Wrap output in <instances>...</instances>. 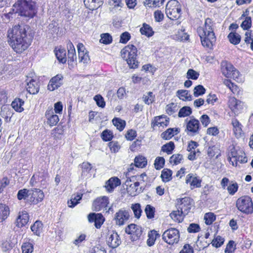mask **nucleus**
I'll use <instances>...</instances> for the list:
<instances>
[{
	"label": "nucleus",
	"mask_w": 253,
	"mask_h": 253,
	"mask_svg": "<svg viewBox=\"0 0 253 253\" xmlns=\"http://www.w3.org/2000/svg\"><path fill=\"white\" fill-rule=\"evenodd\" d=\"M30 27L27 25H16L7 32L8 42L17 53H22L31 44L33 38Z\"/></svg>",
	"instance_id": "obj_1"
},
{
	"label": "nucleus",
	"mask_w": 253,
	"mask_h": 253,
	"mask_svg": "<svg viewBox=\"0 0 253 253\" xmlns=\"http://www.w3.org/2000/svg\"><path fill=\"white\" fill-rule=\"evenodd\" d=\"M214 25L212 20L210 18H207L205 21V27L199 28L198 29L201 43L205 47L211 48L216 41V37L213 32Z\"/></svg>",
	"instance_id": "obj_2"
},
{
	"label": "nucleus",
	"mask_w": 253,
	"mask_h": 253,
	"mask_svg": "<svg viewBox=\"0 0 253 253\" xmlns=\"http://www.w3.org/2000/svg\"><path fill=\"white\" fill-rule=\"evenodd\" d=\"M193 204V200L189 197L177 199V211H173L170 213L171 218L179 222L183 219V217L187 215L189 212Z\"/></svg>",
	"instance_id": "obj_3"
},
{
	"label": "nucleus",
	"mask_w": 253,
	"mask_h": 253,
	"mask_svg": "<svg viewBox=\"0 0 253 253\" xmlns=\"http://www.w3.org/2000/svg\"><path fill=\"white\" fill-rule=\"evenodd\" d=\"M13 7V11L22 16L33 18L36 13L35 3L32 0H18Z\"/></svg>",
	"instance_id": "obj_4"
},
{
	"label": "nucleus",
	"mask_w": 253,
	"mask_h": 253,
	"mask_svg": "<svg viewBox=\"0 0 253 253\" xmlns=\"http://www.w3.org/2000/svg\"><path fill=\"white\" fill-rule=\"evenodd\" d=\"M137 48L132 44L125 46L121 51V56L126 60L130 68H138L139 62L137 61Z\"/></svg>",
	"instance_id": "obj_5"
},
{
	"label": "nucleus",
	"mask_w": 253,
	"mask_h": 253,
	"mask_svg": "<svg viewBox=\"0 0 253 253\" xmlns=\"http://www.w3.org/2000/svg\"><path fill=\"white\" fill-rule=\"evenodd\" d=\"M236 206L239 211L246 214L252 213L253 212V204L252 199L244 196L238 198Z\"/></svg>",
	"instance_id": "obj_6"
},
{
	"label": "nucleus",
	"mask_w": 253,
	"mask_h": 253,
	"mask_svg": "<svg viewBox=\"0 0 253 253\" xmlns=\"http://www.w3.org/2000/svg\"><path fill=\"white\" fill-rule=\"evenodd\" d=\"M181 8L179 2L176 0H170L167 4L166 14L171 20L178 19L180 17Z\"/></svg>",
	"instance_id": "obj_7"
},
{
	"label": "nucleus",
	"mask_w": 253,
	"mask_h": 253,
	"mask_svg": "<svg viewBox=\"0 0 253 253\" xmlns=\"http://www.w3.org/2000/svg\"><path fill=\"white\" fill-rule=\"evenodd\" d=\"M180 234L179 231L175 228H170L166 230L162 235L163 240L169 245L177 243Z\"/></svg>",
	"instance_id": "obj_8"
},
{
	"label": "nucleus",
	"mask_w": 253,
	"mask_h": 253,
	"mask_svg": "<svg viewBox=\"0 0 253 253\" xmlns=\"http://www.w3.org/2000/svg\"><path fill=\"white\" fill-rule=\"evenodd\" d=\"M125 232L126 234L131 235V239L132 241H136L139 239L142 233V227L135 224H130L126 228Z\"/></svg>",
	"instance_id": "obj_9"
},
{
	"label": "nucleus",
	"mask_w": 253,
	"mask_h": 253,
	"mask_svg": "<svg viewBox=\"0 0 253 253\" xmlns=\"http://www.w3.org/2000/svg\"><path fill=\"white\" fill-rule=\"evenodd\" d=\"M129 211L124 209H120L117 212L114 216V219L116 225L122 226L129 218Z\"/></svg>",
	"instance_id": "obj_10"
},
{
	"label": "nucleus",
	"mask_w": 253,
	"mask_h": 253,
	"mask_svg": "<svg viewBox=\"0 0 253 253\" xmlns=\"http://www.w3.org/2000/svg\"><path fill=\"white\" fill-rule=\"evenodd\" d=\"M27 90L30 94H37L39 91L38 82L31 77H28L26 80Z\"/></svg>",
	"instance_id": "obj_11"
},
{
	"label": "nucleus",
	"mask_w": 253,
	"mask_h": 253,
	"mask_svg": "<svg viewBox=\"0 0 253 253\" xmlns=\"http://www.w3.org/2000/svg\"><path fill=\"white\" fill-rule=\"evenodd\" d=\"M63 79V77L61 74H58L52 78L47 85L48 89L50 91H53L58 88L62 84Z\"/></svg>",
	"instance_id": "obj_12"
},
{
	"label": "nucleus",
	"mask_w": 253,
	"mask_h": 253,
	"mask_svg": "<svg viewBox=\"0 0 253 253\" xmlns=\"http://www.w3.org/2000/svg\"><path fill=\"white\" fill-rule=\"evenodd\" d=\"M108 246L113 248L118 247L121 243V239L117 232H113L107 240Z\"/></svg>",
	"instance_id": "obj_13"
},
{
	"label": "nucleus",
	"mask_w": 253,
	"mask_h": 253,
	"mask_svg": "<svg viewBox=\"0 0 253 253\" xmlns=\"http://www.w3.org/2000/svg\"><path fill=\"white\" fill-rule=\"evenodd\" d=\"M108 198L104 196L97 198L93 203V208L95 211H99L102 209L107 207L108 204Z\"/></svg>",
	"instance_id": "obj_14"
},
{
	"label": "nucleus",
	"mask_w": 253,
	"mask_h": 253,
	"mask_svg": "<svg viewBox=\"0 0 253 253\" xmlns=\"http://www.w3.org/2000/svg\"><path fill=\"white\" fill-rule=\"evenodd\" d=\"M140 185L139 181L134 182L133 184H127L126 186L127 193L131 196H134L138 194L143 192V189L142 187H138Z\"/></svg>",
	"instance_id": "obj_15"
},
{
	"label": "nucleus",
	"mask_w": 253,
	"mask_h": 253,
	"mask_svg": "<svg viewBox=\"0 0 253 253\" xmlns=\"http://www.w3.org/2000/svg\"><path fill=\"white\" fill-rule=\"evenodd\" d=\"M121 185V180L117 177H113L110 178L106 182L105 188L108 192H112L118 186Z\"/></svg>",
	"instance_id": "obj_16"
},
{
	"label": "nucleus",
	"mask_w": 253,
	"mask_h": 253,
	"mask_svg": "<svg viewBox=\"0 0 253 253\" xmlns=\"http://www.w3.org/2000/svg\"><path fill=\"white\" fill-rule=\"evenodd\" d=\"M234 67L227 61H222L221 63V69L223 75L227 78L231 77L232 72Z\"/></svg>",
	"instance_id": "obj_17"
},
{
	"label": "nucleus",
	"mask_w": 253,
	"mask_h": 253,
	"mask_svg": "<svg viewBox=\"0 0 253 253\" xmlns=\"http://www.w3.org/2000/svg\"><path fill=\"white\" fill-rule=\"evenodd\" d=\"M45 117L47 119V124L50 126H55L59 122V118L57 115H54L52 108L46 110L45 112Z\"/></svg>",
	"instance_id": "obj_18"
},
{
	"label": "nucleus",
	"mask_w": 253,
	"mask_h": 253,
	"mask_svg": "<svg viewBox=\"0 0 253 253\" xmlns=\"http://www.w3.org/2000/svg\"><path fill=\"white\" fill-rule=\"evenodd\" d=\"M200 123L197 119H191L187 124L186 128L191 133H198Z\"/></svg>",
	"instance_id": "obj_19"
},
{
	"label": "nucleus",
	"mask_w": 253,
	"mask_h": 253,
	"mask_svg": "<svg viewBox=\"0 0 253 253\" xmlns=\"http://www.w3.org/2000/svg\"><path fill=\"white\" fill-rule=\"evenodd\" d=\"M68 59L69 64L77 59L75 48L72 42L69 41L67 44Z\"/></svg>",
	"instance_id": "obj_20"
},
{
	"label": "nucleus",
	"mask_w": 253,
	"mask_h": 253,
	"mask_svg": "<svg viewBox=\"0 0 253 253\" xmlns=\"http://www.w3.org/2000/svg\"><path fill=\"white\" fill-rule=\"evenodd\" d=\"M29 221V215L26 211H23L19 212V214L17 218V226L19 227H22L25 225Z\"/></svg>",
	"instance_id": "obj_21"
},
{
	"label": "nucleus",
	"mask_w": 253,
	"mask_h": 253,
	"mask_svg": "<svg viewBox=\"0 0 253 253\" xmlns=\"http://www.w3.org/2000/svg\"><path fill=\"white\" fill-rule=\"evenodd\" d=\"M85 6L91 10L97 9L103 4L102 0H84Z\"/></svg>",
	"instance_id": "obj_22"
},
{
	"label": "nucleus",
	"mask_w": 253,
	"mask_h": 253,
	"mask_svg": "<svg viewBox=\"0 0 253 253\" xmlns=\"http://www.w3.org/2000/svg\"><path fill=\"white\" fill-rule=\"evenodd\" d=\"M240 154L245 155V153L242 150L238 151L234 147L231 148L228 154V160L230 162H231L233 166H234V161L236 158H237Z\"/></svg>",
	"instance_id": "obj_23"
},
{
	"label": "nucleus",
	"mask_w": 253,
	"mask_h": 253,
	"mask_svg": "<svg viewBox=\"0 0 253 253\" xmlns=\"http://www.w3.org/2000/svg\"><path fill=\"white\" fill-rule=\"evenodd\" d=\"M169 123V118L166 117L158 116L155 118V122L152 123L153 126H166Z\"/></svg>",
	"instance_id": "obj_24"
},
{
	"label": "nucleus",
	"mask_w": 253,
	"mask_h": 253,
	"mask_svg": "<svg viewBox=\"0 0 253 253\" xmlns=\"http://www.w3.org/2000/svg\"><path fill=\"white\" fill-rule=\"evenodd\" d=\"M241 101L236 99L235 97H231L228 101V105L230 109L234 112L237 113V111L240 109Z\"/></svg>",
	"instance_id": "obj_25"
},
{
	"label": "nucleus",
	"mask_w": 253,
	"mask_h": 253,
	"mask_svg": "<svg viewBox=\"0 0 253 253\" xmlns=\"http://www.w3.org/2000/svg\"><path fill=\"white\" fill-rule=\"evenodd\" d=\"M56 58L62 63H65L67 61L66 50L63 48H59L57 50H54Z\"/></svg>",
	"instance_id": "obj_26"
},
{
	"label": "nucleus",
	"mask_w": 253,
	"mask_h": 253,
	"mask_svg": "<svg viewBox=\"0 0 253 253\" xmlns=\"http://www.w3.org/2000/svg\"><path fill=\"white\" fill-rule=\"evenodd\" d=\"M9 214V207L5 204H0V222L4 220Z\"/></svg>",
	"instance_id": "obj_27"
},
{
	"label": "nucleus",
	"mask_w": 253,
	"mask_h": 253,
	"mask_svg": "<svg viewBox=\"0 0 253 253\" xmlns=\"http://www.w3.org/2000/svg\"><path fill=\"white\" fill-rule=\"evenodd\" d=\"M176 95L183 101L192 100V95L189 94V91L187 90L180 89L178 90L176 92Z\"/></svg>",
	"instance_id": "obj_28"
},
{
	"label": "nucleus",
	"mask_w": 253,
	"mask_h": 253,
	"mask_svg": "<svg viewBox=\"0 0 253 253\" xmlns=\"http://www.w3.org/2000/svg\"><path fill=\"white\" fill-rule=\"evenodd\" d=\"M24 104V101L20 98H16L11 103L12 107L17 112H21L24 109L22 106Z\"/></svg>",
	"instance_id": "obj_29"
},
{
	"label": "nucleus",
	"mask_w": 253,
	"mask_h": 253,
	"mask_svg": "<svg viewBox=\"0 0 253 253\" xmlns=\"http://www.w3.org/2000/svg\"><path fill=\"white\" fill-rule=\"evenodd\" d=\"M231 124L233 127V130L236 135L240 134L242 131V125L236 118H233L231 120Z\"/></svg>",
	"instance_id": "obj_30"
},
{
	"label": "nucleus",
	"mask_w": 253,
	"mask_h": 253,
	"mask_svg": "<svg viewBox=\"0 0 253 253\" xmlns=\"http://www.w3.org/2000/svg\"><path fill=\"white\" fill-rule=\"evenodd\" d=\"M140 31L142 35H145L148 37L153 36L154 32L151 27L147 24H143L142 28H140Z\"/></svg>",
	"instance_id": "obj_31"
},
{
	"label": "nucleus",
	"mask_w": 253,
	"mask_h": 253,
	"mask_svg": "<svg viewBox=\"0 0 253 253\" xmlns=\"http://www.w3.org/2000/svg\"><path fill=\"white\" fill-rule=\"evenodd\" d=\"M172 174V170L169 169H165L162 171L161 177L162 181L164 182L169 181L171 178Z\"/></svg>",
	"instance_id": "obj_32"
},
{
	"label": "nucleus",
	"mask_w": 253,
	"mask_h": 253,
	"mask_svg": "<svg viewBox=\"0 0 253 253\" xmlns=\"http://www.w3.org/2000/svg\"><path fill=\"white\" fill-rule=\"evenodd\" d=\"M174 131L175 132V134L179 132L178 128H175V130L172 128H168L161 134V137L165 140H169L174 135Z\"/></svg>",
	"instance_id": "obj_33"
},
{
	"label": "nucleus",
	"mask_w": 253,
	"mask_h": 253,
	"mask_svg": "<svg viewBox=\"0 0 253 253\" xmlns=\"http://www.w3.org/2000/svg\"><path fill=\"white\" fill-rule=\"evenodd\" d=\"M230 42L233 44H238L241 41V36L236 33L231 32L228 35Z\"/></svg>",
	"instance_id": "obj_34"
},
{
	"label": "nucleus",
	"mask_w": 253,
	"mask_h": 253,
	"mask_svg": "<svg viewBox=\"0 0 253 253\" xmlns=\"http://www.w3.org/2000/svg\"><path fill=\"white\" fill-rule=\"evenodd\" d=\"M135 166L137 168H144L147 163L146 159L142 156L136 157L134 159Z\"/></svg>",
	"instance_id": "obj_35"
},
{
	"label": "nucleus",
	"mask_w": 253,
	"mask_h": 253,
	"mask_svg": "<svg viewBox=\"0 0 253 253\" xmlns=\"http://www.w3.org/2000/svg\"><path fill=\"white\" fill-rule=\"evenodd\" d=\"M31 230L36 235L39 236L42 229V224L41 221H36L31 227Z\"/></svg>",
	"instance_id": "obj_36"
},
{
	"label": "nucleus",
	"mask_w": 253,
	"mask_h": 253,
	"mask_svg": "<svg viewBox=\"0 0 253 253\" xmlns=\"http://www.w3.org/2000/svg\"><path fill=\"white\" fill-rule=\"evenodd\" d=\"M113 125L116 126L120 131H122L126 126V122L120 118H114L112 120Z\"/></svg>",
	"instance_id": "obj_37"
},
{
	"label": "nucleus",
	"mask_w": 253,
	"mask_h": 253,
	"mask_svg": "<svg viewBox=\"0 0 253 253\" xmlns=\"http://www.w3.org/2000/svg\"><path fill=\"white\" fill-rule=\"evenodd\" d=\"M175 148L174 143L172 141H170L169 143L164 145L162 147V151L166 152L168 155L171 154Z\"/></svg>",
	"instance_id": "obj_38"
},
{
	"label": "nucleus",
	"mask_w": 253,
	"mask_h": 253,
	"mask_svg": "<svg viewBox=\"0 0 253 253\" xmlns=\"http://www.w3.org/2000/svg\"><path fill=\"white\" fill-rule=\"evenodd\" d=\"M192 112V109L190 107L184 106L180 109L178 116L180 118L190 116Z\"/></svg>",
	"instance_id": "obj_39"
},
{
	"label": "nucleus",
	"mask_w": 253,
	"mask_h": 253,
	"mask_svg": "<svg viewBox=\"0 0 253 253\" xmlns=\"http://www.w3.org/2000/svg\"><path fill=\"white\" fill-rule=\"evenodd\" d=\"M131 208L133 211L134 216L137 218H140L142 213L140 205L138 203L132 204Z\"/></svg>",
	"instance_id": "obj_40"
},
{
	"label": "nucleus",
	"mask_w": 253,
	"mask_h": 253,
	"mask_svg": "<svg viewBox=\"0 0 253 253\" xmlns=\"http://www.w3.org/2000/svg\"><path fill=\"white\" fill-rule=\"evenodd\" d=\"M143 99L145 104L149 105L154 101L155 95L152 92L149 91L147 93V94L143 95Z\"/></svg>",
	"instance_id": "obj_41"
},
{
	"label": "nucleus",
	"mask_w": 253,
	"mask_h": 253,
	"mask_svg": "<svg viewBox=\"0 0 253 253\" xmlns=\"http://www.w3.org/2000/svg\"><path fill=\"white\" fill-rule=\"evenodd\" d=\"M29 190L24 188L18 191L17 195V199L19 200H25L29 197Z\"/></svg>",
	"instance_id": "obj_42"
},
{
	"label": "nucleus",
	"mask_w": 253,
	"mask_h": 253,
	"mask_svg": "<svg viewBox=\"0 0 253 253\" xmlns=\"http://www.w3.org/2000/svg\"><path fill=\"white\" fill-rule=\"evenodd\" d=\"M182 159L183 156L181 154H173L170 157L169 163L176 165L180 163Z\"/></svg>",
	"instance_id": "obj_43"
},
{
	"label": "nucleus",
	"mask_w": 253,
	"mask_h": 253,
	"mask_svg": "<svg viewBox=\"0 0 253 253\" xmlns=\"http://www.w3.org/2000/svg\"><path fill=\"white\" fill-rule=\"evenodd\" d=\"M144 211L148 218L151 219L154 217L155 209L153 206L147 205Z\"/></svg>",
	"instance_id": "obj_44"
},
{
	"label": "nucleus",
	"mask_w": 253,
	"mask_h": 253,
	"mask_svg": "<svg viewBox=\"0 0 253 253\" xmlns=\"http://www.w3.org/2000/svg\"><path fill=\"white\" fill-rule=\"evenodd\" d=\"M193 94L195 97H198L205 93L206 89L202 85H198L195 87L194 88Z\"/></svg>",
	"instance_id": "obj_45"
},
{
	"label": "nucleus",
	"mask_w": 253,
	"mask_h": 253,
	"mask_svg": "<svg viewBox=\"0 0 253 253\" xmlns=\"http://www.w3.org/2000/svg\"><path fill=\"white\" fill-rule=\"evenodd\" d=\"M165 163V159L163 157H158L155 160L154 166L156 169H160L164 166Z\"/></svg>",
	"instance_id": "obj_46"
},
{
	"label": "nucleus",
	"mask_w": 253,
	"mask_h": 253,
	"mask_svg": "<svg viewBox=\"0 0 253 253\" xmlns=\"http://www.w3.org/2000/svg\"><path fill=\"white\" fill-rule=\"evenodd\" d=\"M101 136L104 141H109L112 139L113 135L112 132L111 130L105 129L102 132Z\"/></svg>",
	"instance_id": "obj_47"
},
{
	"label": "nucleus",
	"mask_w": 253,
	"mask_h": 253,
	"mask_svg": "<svg viewBox=\"0 0 253 253\" xmlns=\"http://www.w3.org/2000/svg\"><path fill=\"white\" fill-rule=\"evenodd\" d=\"M82 197V194H78L72 198L70 201L68 202V204L69 207L73 208L76 206Z\"/></svg>",
	"instance_id": "obj_48"
},
{
	"label": "nucleus",
	"mask_w": 253,
	"mask_h": 253,
	"mask_svg": "<svg viewBox=\"0 0 253 253\" xmlns=\"http://www.w3.org/2000/svg\"><path fill=\"white\" fill-rule=\"evenodd\" d=\"M112 41V37L108 33L103 34L101 35V39L100 40L101 43L107 44L111 43Z\"/></svg>",
	"instance_id": "obj_49"
},
{
	"label": "nucleus",
	"mask_w": 253,
	"mask_h": 253,
	"mask_svg": "<svg viewBox=\"0 0 253 253\" xmlns=\"http://www.w3.org/2000/svg\"><path fill=\"white\" fill-rule=\"evenodd\" d=\"M204 219L206 224L210 225L215 220V216L212 212L207 213L204 216Z\"/></svg>",
	"instance_id": "obj_50"
},
{
	"label": "nucleus",
	"mask_w": 253,
	"mask_h": 253,
	"mask_svg": "<svg viewBox=\"0 0 253 253\" xmlns=\"http://www.w3.org/2000/svg\"><path fill=\"white\" fill-rule=\"evenodd\" d=\"M224 242V238H222L220 236H217L212 240L211 244L213 247L217 248L222 245Z\"/></svg>",
	"instance_id": "obj_51"
},
{
	"label": "nucleus",
	"mask_w": 253,
	"mask_h": 253,
	"mask_svg": "<svg viewBox=\"0 0 253 253\" xmlns=\"http://www.w3.org/2000/svg\"><path fill=\"white\" fill-rule=\"evenodd\" d=\"M236 245L235 244L234 241L232 240L229 241L225 249V253H232L234 252L236 249Z\"/></svg>",
	"instance_id": "obj_52"
},
{
	"label": "nucleus",
	"mask_w": 253,
	"mask_h": 253,
	"mask_svg": "<svg viewBox=\"0 0 253 253\" xmlns=\"http://www.w3.org/2000/svg\"><path fill=\"white\" fill-rule=\"evenodd\" d=\"M178 110L177 105L174 103H171L166 106V111L168 114L172 115Z\"/></svg>",
	"instance_id": "obj_53"
},
{
	"label": "nucleus",
	"mask_w": 253,
	"mask_h": 253,
	"mask_svg": "<svg viewBox=\"0 0 253 253\" xmlns=\"http://www.w3.org/2000/svg\"><path fill=\"white\" fill-rule=\"evenodd\" d=\"M199 75L198 72L192 69H189L187 72V78L194 80L198 79Z\"/></svg>",
	"instance_id": "obj_54"
},
{
	"label": "nucleus",
	"mask_w": 253,
	"mask_h": 253,
	"mask_svg": "<svg viewBox=\"0 0 253 253\" xmlns=\"http://www.w3.org/2000/svg\"><path fill=\"white\" fill-rule=\"evenodd\" d=\"M37 188H34L29 190V197H30V201L33 203L34 204H37L38 203H36L35 201H37V197H38V191H36Z\"/></svg>",
	"instance_id": "obj_55"
},
{
	"label": "nucleus",
	"mask_w": 253,
	"mask_h": 253,
	"mask_svg": "<svg viewBox=\"0 0 253 253\" xmlns=\"http://www.w3.org/2000/svg\"><path fill=\"white\" fill-rule=\"evenodd\" d=\"M252 26V19L251 17H246L245 20L243 21L241 27L244 30H248Z\"/></svg>",
	"instance_id": "obj_56"
},
{
	"label": "nucleus",
	"mask_w": 253,
	"mask_h": 253,
	"mask_svg": "<svg viewBox=\"0 0 253 253\" xmlns=\"http://www.w3.org/2000/svg\"><path fill=\"white\" fill-rule=\"evenodd\" d=\"M105 220L104 217L101 213H98L97 217L94 222V225L97 229L100 228Z\"/></svg>",
	"instance_id": "obj_57"
},
{
	"label": "nucleus",
	"mask_w": 253,
	"mask_h": 253,
	"mask_svg": "<svg viewBox=\"0 0 253 253\" xmlns=\"http://www.w3.org/2000/svg\"><path fill=\"white\" fill-rule=\"evenodd\" d=\"M148 239L147 240V244L149 247H151L154 245L156 240L152 230L148 233Z\"/></svg>",
	"instance_id": "obj_58"
},
{
	"label": "nucleus",
	"mask_w": 253,
	"mask_h": 253,
	"mask_svg": "<svg viewBox=\"0 0 253 253\" xmlns=\"http://www.w3.org/2000/svg\"><path fill=\"white\" fill-rule=\"evenodd\" d=\"M94 99L96 101L97 105L101 108H104L105 106V102L103 98L100 95H96L94 97Z\"/></svg>",
	"instance_id": "obj_59"
},
{
	"label": "nucleus",
	"mask_w": 253,
	"mask_h": 253,
	"mask_svg": "<svg viewBox=\"0 0 253 253\" xmlns=\"http://www.w3.org/2000/svg\"><path fill=\"white\" fill-rule=\"evenodd\" d=\"M200 230V227L199 224L191 223L187 228L189 233H197Z\"/></svg>",
	"instance_id": "obj_60"
},
{
	"label": "nucleus",
	"mask_w": 253,
	"mask_h": 253,
	"mask_svg": "<svg viewBox=\"0 0 253 253\" xmlns=\"http://www.w3.org/2000/svg\"><path fill=\"white\" fill-rule=\"evenodd\" d=\"M130 35L128 32H124L120 36V42L122 43H126L130 40Z\"/></svg>",
	"instance_id": "obj_61"
},
{
	"label": "nucleus",
	"mask_w": 253,
	"mask_h": 253,
	"mask_svg": "<svg viewBox=\"0 0 253 253\" xmlns=\"http://www.w3.org/2000/svg\"><path fill=\"white\" fill-rule=\"evenodd\" d=\"M108 146L110 150L114 153L119 151L120 148V146L117 141H111L108 143Z\"/></svg>",
	"instance_id": "obj_62"
},
{
	"label": "nucleus",
	"mask_w": 253,
	"mask_h": 253,
	"mask_svg": "<svg viewBox=\"0 0 253 253\" xmlns=\"http://www.w3.org/2000/svg\"><path fill=\"white\" fill-rule=\"evenodd\" d=\"M22 253H32L33 252V246L31 243H27L22 246Z\"/></svg>",
	"instance_id": "obj_63"
},
{
	"label": "nucleus",
	"mask_w": 253,
	"mask_h": 253,
	"mask_svg": "<svg viewBox=\"0 0 253 253\" xmlns=\"http://www.w3.org/2000/svg\"><path fill=\"white\" fill-rule=\"evenodd\" d=\"M238 189V185L237 183L230 184L227 187V190L231 195H233L237 191Z\"/></svg>",
	"instance_id": "obj_64"
}]
</instances>
